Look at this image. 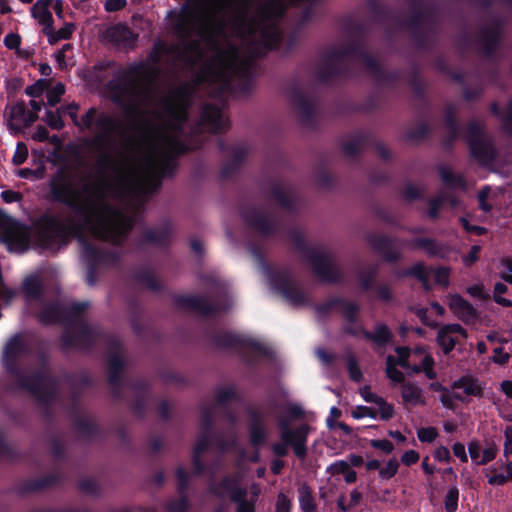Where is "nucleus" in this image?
Returning a JSON list of instances; mask_svg holds the SVG:
<instances>
[{
  "label": "nucleus",
  "mask_w": 512,
  "mask_h": 512,
  "mask_svg": "<svg viewBox=\"0 0 512 512\" xmlns=\"http://www.w3.org/2000/svg\"><path fill=\"white\" fill-rule=\"evenodd\" d=\"M79 125L93 132L98 142H104L114 129L113 120L109 116L98 114L94 109L85 114Z\"/></svg>",
  "instance_id": "nucleus-7"
},
{
  "label": "nucleus",
  "mask_w": 512,
  "mask_h": 512,
  "mask_svg": "<svg viewBox=\"0 0 512 512\" xmlns=\"http://www.w3.org/2000/svg\"><path fill=\"white\" fill-rule=\"evenodd\" d=\"M500 277L512 284V258L503 259L499 265Z\"/></svg>",
  "instance_id": "nucleus-30"
},
{
  "label": "nucleus",
  "mask_w": 512,
  "mask_h": 512,
  "mask_svg": "<svg viewBox=\"0 0 512 512\" xmlns=\"http://www.w3.org/2000/svg\"><path fill=\"white\" fill-rule=\"evenodd\" d=\"M208 447V440L206 437H201L197 440L194 452H193V464L195 466V472H200L202 467L200 465V455Z\"/></svg>",
  "instance_id": "nucleus-25"
},
{
  "label": "nucleus",
  "mask_w": 512,
  "mask_h": 512,
  "mask_svg": "<svg viewBox=\"0 0 512 512\" xmlns=\"http://www.w3.org/2000/svg\"><path fill=\"white\" fill-rule=\"evenodd\" d=\"M126 5V0H107L105 2V9L107 11H117Z\"/></svg>",
  "instance_id": "nucleus-47"
},
{
  "label": "nucleus",
  "mask_w": 512,
  "mask_h": 512,
  "mask_svg": "<svg viewBox=\"0 0 512 512\" xmlns=\"http://www.w3.org/2000/svg\"><path fill=\"white\" fill-rule=\"evenodd\" d=\"M299 505L303 512H317L312 491L306 485H302L298 489Z\"/></svg>",
  "instance_id": "nucleus-21"
},
{
  "label": "nucleus",
  "mask_w": 512,
  "mask_h": 512,
  "mask_svg": "<svg viewBox=\"0 0 512 512\" xmlns=\"http://www.w3.org/2000/svg\"><path fill=\"white\" fill-rule=\"evenodd\" d=\"M503 127L507 132L512 133V101L509 103L507 112L503 118Z\"/></svg>",
  "instance_id": "nucleus-49"
},
{
  "label": "nucleus",
  "mask_w": 512,
  "mask_h": 512,
  "mask_svg": "<svg viewBox=\"0 0 512 512\" xmlns=\"http://www.w3.org/2000/svg\"><path fill=\"white\" fill-rule=\"evenodd\" d=\"M480 248L479 246H473L469 252V254L464 258V262L466 265H470L477 259V255Z\"/></svg>",
  "instance_id": "nucleus-54"
},
{
  "label": "nucleus",
  "mask_w": 512,
  "mask_h": 512,
  "mask_svg": "<svg viewBox=\"0 0 512 512\" xmlns=\"http://www.w3.org/2000/svg\"><path fill=\"white\" fill-rule=\"evenodd\" d=\"M444 202L445 200L442 197L431 201V209L429 211L431 217H435L437 215V207L444 204Z\"/></svg>",
  "instance_id": "nucleus-57"
},
{
  "label": "nucleus",
  "mask_w": 512,
  "mask_h": 512,
  "mask_svg": "<svg viewBox=\"0 0 512 512\" xmlns=\"http://www.w3.org/2000/svg\"><path fill=\"white\" fill-rule=\"evenodd\" d=\"M438 433L434 427H423L418 429L417 436L421 442H432L437 437Z\"/></svg>",
  "instance_id": "nucleus-34"
},
{
  "label": "nucleus",
  "mask_w": 512,
  "mask_h": 512,
  "mask_svg": "<svg viewBox=\"0 0 512 512\" xmlns=\"http://www.w3.org/2000/svg\"><path fill=\"white\" fill-rule=\"evenodd\" d=\"M505 442H504V454H512V427H507L504 431Z\"/></svg>",
  "instance_id": "nucleus-45"
},
{
  "label": "nucleus",
  "mask_w": 512,
  "mask_h": 512,
  "mask_svg": "<svg viewBox=\"0 0 512 512\" xmlns=\"http://www.w3.org/2000/svg\"><path fill=\"white\" fill-rule=\"evenodd\" d=\"M74 31V25L72 23H66L62 28H60L57 31L53 30V26L51 25V28L49 31H46L45 34L48 38V41L51 44H54L62 39H68Z\"/></svg>",
  "instance_id": "nucleus-22"
},
{
  "label": "nucleus",
  "mask_w": 512,
  "mask_h": 512,
  "mask_svg": "<svg viewBox=\"0 0 512 512\" xmlns=\"http://www.w3.org/2000/svg\"><path fill=\"white\" fill-rule=\"evenodd\" d=\"M51 0H38L31 9L32 16L43 26V32L49 31L53 19L48 9Z\"/></svg>",
  "instance_id": "nucleus-13"
},
{
  "label": "nucleus",
  "mask_w": 512,
  "mask_h": 512,
  "mask_svg": "<svg viewBox=\"0 0 512 512\" xmlns=\"http://www.w3.org/2000/svg\"><path fill=\"white\" fill-rule=\"evenodd\" d=\"M401 396L403 402L412 407L425 405L426 399L422 389L413 383H405L402 386Z\"/></svg>",
  "instance_id": "nucleus-15"
},
{
  "label": "nucleus",
  "mask_w": 512,
  "mask_h": 512,
  "mask_svg": "<svg viewBox=\"0 0 512 512\" xmlns=\"http://www.w3.org/2000/svg\"><path fill=\"white\" fill-rule=\"evenodd\" d=\"M370 445L373 448L379 449L386 454H390L394 450V445L392 442L386 439H373L370 441Z\"/></svg>",
  "instance_id": "nucleus-35"
},
{
  "label": "nucleus",
  "mask_w": 512,
  "mask_h": 512,
  "mask_svg": "<svg viewBox=\"0 0 512 512\" xmlns=\"http://www.w3.org/2000/svg\"><path fill=\"white\" fill-rule=\"evenodd\" d=\"M235 0H200L196 5L187 7L177 24L181 37L193 34L201 38L219 33L226 22L227 15L234 10Z\"/></svg>",
  "instance_id": "nucleus-2"
},
{
  "label": "nucleus",
  "mask_w": 512,
  "mask_h": 512,
  "mask_svg": "<svg viewBox=\"0 0 512 512\" xmlns=\"http://www.w3.org/2000/svg\"><path fill=\"white\" fill-rule=\"evenodd\" d=\"M188 97L173 92L163 99L158 112L164 118L162 130L124 163L113 168V179L99 176L77 183L61 178L52 192L61 202L78 210L86 228L95 236L117 243L132 227V218L118 207L130 193L149 192L174 167L173 156L185 151L180 129L187 115Z\"/></svg>",
  "instance_id": "nucleus-1"
},
{
  "label": "nucleus",
  "mask_w": 512,
  "mask_h": 512,
  "mask_svg": "<svg viewBox=\"0 0 512 512\" xmlns=\"http://www.w3.org/2000/svg\"><path fill=\"white\" fill-rule=\"evenodd\" d=\"M48 138H49L48 131L44 127H38L32 134V139H34L36 141L42 142V141L48 140Z\"/></svg>",
  "instance_id": "nucleus-53"
},
{
  "label": "nucleus",
  "mask_w": 512,
  "mask_h": 512,
  "mask_svg": "<svg viewBox=\"0 0 512 512\" xmlns=\"http://www.w3.org/2000/svg\"><path fill=\"white\" fill-rule=\"evenodd\" d=\"M27 148L24 144H18L13 156V162L17 165L22 164L27 158Z\"/></svg>",
  "instance_id": "nucleus-40"
},
{
  "label": "nucleus",
  "mask_w": 512,
  "mask_h": 512,
  "mask_svg": "<svg viewBox=\"0 0 512 512\" xmlns=\"http://www.w3.org/2000/svg\"><path fill=\"white\" fill-rule=\"evenodd\" d=\"M418 460L419 454L415 450H408L401 457V462L406 466L412 465Z\"/></svg>",
  "instance_id": "nucleus-43"
},
{
  "label": "nucleus",
  "mask_w": 512,
  "mask_h": 512,
  "mask_svg": "<svg viewBox=\"0 0 512 512\" xmlns=\"http://www.w3.org/2000/svg\"><path fill=\"white\" fill-rule=\"evenodd\" d=\"M233 395V390L230 388H226L220 391L217 395L219 402H224L228 400Z\"/></svg>",
  "instance_id": "nucleus-59"
},
{
  "label": "nucleus",
  "mask_w": 512,
  "mask_h": 512,
  "mask_svg": "<svg viewBox=\"0 0 512 512\" xmlns=\"http://www.w3.org/2000/svg\"><path fill=\"white\" fill-rule=\"evenodd\" d=\"M492 198V191L490 188H484L478 195L479 204L482 210L489 211L491 209V204L487 203L488 200Z\"/></svg>",
  "instance_id": "nucleus-38"
},
{
  "label": "nucleus",
  "mask_w": 512,
  "mask_h": 512,
  "mask_svg": "<svg viewBox=\"0 0 512 512\" xmlns=\"http://www.w3.org/2000/svg\"><path fill=\"white\" fill-rule=\"evenodd\" d=\"M462 394L458 392H451L447 389L442 390L439 396V400L442 405L446 408L452 409L455 405L456 400H462Z\"/></svg>",
  "instance_id": "nucleus-27"
},
{
  "label": "nucleus",
  "mask_w": 512,
  "mask_h": 512,
  "mask_svg": "<svg viewBox=\"0 0 512 512\" xmlns=\"http://www.w3.org/2000/svg\"><path fill=\"white\" fill-rule=\"evenodd\" d=\"M188 508V502L186 499H180L175 503H171L169 509L171 512H184Z\"/></svg>",
  "instance_id": "nucleus-52"
},
{
  "label": "nucleus",
  "mask_w": 512,
  "mask_h": 512,
  "mask_svg": "<svg viewBox=\"0 0 512 512\" xmlns=\"http://www.w3.org/2000/svg\"><path fill=\"white\" fill-rule=\"evenodd\" d=\"M459 492L457 488H450L445 497V509L454 512L457 509Z\"/></svg>",
  "instance_id": "nucleus-29"
},
{
  "label": "nucleus",
  "mask_w": 512,
  "mask_h": 512,
  "mask_svg": "<svg viewBox=\"0 0 512 512\" xmlns=\"http://www.w3.org/2000/svg\"><path fill=\"white\" fill-rule=\"evenodd\" d=\"M203 122L208 125L213 132H217L226 126L227 119L221 110L209 106L205 108L203 112Z\"/></svg>",
  "instance_id": "nucleus-17"
},
{
  "label": "nucleus",
  "mask_w": 512,
  "mask_h": 512,
  "mask_svg": "<svg viewBox=\"0 0 512 512\" xmlns=\"http://www.w3.org/2000/svg\"><path fill=\"white\" fill-rule=\"evenodd\" d=\"M290 501L284 494H279L276 502L275 512H290Z\"/></svg>",
  "instance_id": "nucleus-42"
},
{
  "label": "nucleus",
  "mask_w": 512,
  "mask_h": 512,
  "mask_svg": "<svg viewBox=\"0 0 512 512\" xmlns=\"http://www.w3.org/2000/svg\"><path fill=\"white\" fill-rule=\"evenodd\" d=\"M468 452L471 460L477 465H484L496 457L494 446L490 445L482 450L478 441H471L468 444Z\"/></svg>",
  "instance_id": "nucleus-12"
},
{
  "label": "nucleus",
  "mask_w": 512,
  "mask_h": 512,
  "mask_svg": "<svg viewBox=\"0 0 512 512\" xmlns=\"http://www.w3.org/2000/svg\"><path fill=\"white\" fill-rule=\"evenodd\" d=\"M158 56L153 53L147 63H141L131 68L126 80L128 87L122 95H116L115 101L127 110H141L149 102L154 101L155 95L151 89V82L157 70L155 64Z\"/></svg>",
  "instance_id": "nucleus-3"
},
{
  "label": "nucleus",
  "mask_w": 512,
  "mask_h": 512,
  "mask_svg": "<svg viewBox=\"0 0 512 512\" xmlns=\"http://www.w3.org/2000/svg\"><path fill=\"white\" fill-rule=\"evenodd\" d=\"M465 330L459 324H448L443 326L437 335V343L444 353H449L457 343L466 338Z\"/></svg>",
  "instance_id": "nucleus-9"
},
{
  "label": "nucleus",
  "mask_w": 512,
  "mask_h": 512,
  "mask_svg": "<svg viewBox=\"0 0 512 512\" xmlns=\"http://www.w3.org/2000/svg\"><path fill=\"white\" fill-rule=\"evenodd\" d=\"M61 110L56 112L48 111L46 113V122L53 129H61L64 126V123L61 119Z\"/></svg>",
  "instance_id": "nucleus-32"
},
{
  "label": "nucleus",
  "mask_w": 512,
  "mask_h": 512,
  "mask_svg": "<svg viewBox=\"0 0 512 512\" xmlns=\"http://www.w3.org/2000/svg\"><path fill=\"white\" fill-rule=\"evenodd\" d=\"M453 454L458 457L462 462H467V454L465 446L461 443H455L452 447Z\"/></svg>",
  "instance_id": "nucleus-46"
},
{
  "label": "nucleus",
  "mask_w": 512,
  "mask_h": 512,
  "mask_svg": "<svg viewBox=\"0 0 512 512\" xmlns=\"http://www.w3.org/2000/svg\"><path fill=\"white\" fill-rule=\"evenodd\" d=\"M503 464L496 463L485 469L484 473L488 478V483L493 486H499L506 483L508 480H512V467L507 466V473L502 471Z\"/></svg>",
  "instance_id": "nucleus-16"
},
{
  "label": "nucleus",
  "mask_w": 512,
  "mask_h": 512,
  "mask_svg": "<svg viewBox=\"0 0 512 512\" xmlns=\"http://www.w3.org/2000/svg\"><path fill=\"white\" fill-rule=\"evenodd\" d=\"M360 395L366 402L376 403L381 397H378L374 393L371 392L370 387L365 386L360 389Z\"/></svg>",
  "instance_id": "nucleus-48"
},
{
  "label": "nucleus",
  "mask_w": 512,
  "mask_h": 512,
  "mask_svg": "<svg viewBox=\"0 0 512 512\" xmlns=\"http://www.w3.org/2000/svg\"><path fill=\"white\" fill-rule=\"evenodd\" d=\"M60 110L63 114L67 113L76 122L77 107L75 105H69L66 108L62 107Z\"/></svg>",
  "instance_id": "nucleus-61"
},
{
  "label": "nucleus",
  "mask_w": 512,
  "mask_h": 512,
  "mask_svg": "<svg viewBox=\"0 0 512 512\" xmlns=\"http://www.w3.org/2000/svg\"><path fill=\"white\" fill-rule=\"evenodd\" d=\"M18 342H19V337H18V336H16V337L12 338V339L7 343V345H6V347H5V350H4L5 355H7V356H8V355H10V354L13 352L14 347L16 346V344H17Z\"/></svg>",
  "instance_id": "nucleus-60"
},
{
  "label": "nucleus",
  "mask_w": 512,
  "mask_h": 512,
  "mask_svg": "<svg viewBox=\"0 0 512 512\" xmlns=\"http://www.w3.org/2000/svg\"><path fill=\"white\" fill-rule=\"evenodd\" d=\"M250 436L251 441L254 444H259L260 442H262V440L264 439V431L262 427L259 424H253L251 426Z\"/></svg>",
  "instance_id": "nucleus-41"
},
{
  "label": "nucleus",
  "mask_w": 512,
  "mask_h": 512,
  "mask_svg": "<svg viewBox=\"0 0 512 512\" xmlns=\"http://www.w3.org/2000/svg\"><path fill=\"white\" fill-rule=\"evenodd\" d=\"M500 386H501V390L503 393H505L508 397H512V382L511 381H503Z\"/></svg>",
  "instance_id": "nucleus-64"
},
{
  "label": "nucleus",
  "mask_w": 512,
  "mask_h": 512,
  "mask_svg": "<svg viewBox=\"0 0 512 512\" xmlns=\"http://www.w3.org/2000/svg\"><path fill=\"white\" fill-rule=\"evenodd\" d=\"M467 292L474 296V297H478V298H482L485 296V293L483 291V288L482 286L480 285H474V286H471L467 289Z\"/></svg>",
  "instance_id": "nucleus-56"
},
{
  "label": "nucleus",
  "mask_w": 512,
  "mask_h": 512,
  "mask_svg": "<svg viewBox=\"0 0 512 512\" xmlns=\"http://www.w3.org/2000/svg\"><path fill=\"white\" fill-rule=\"evenodd\" d=\"M440 176L444 184L451 187H463V179L460 176H456L450 169L442 168L440 170Z\"/></svg>",
  "instance_id": "nucleus-26"
},
{
  "label": "nucleus",
  "mask_w": 512,
  "mask_h": 512,
  "mask_svg": "<svg viewBox=\"0 0 512 512\" xmlns=\"http://www.w3.org/2000/svg\"><path fill=\"white\" fill-rule=\"evenodd\" d=\"M410 273L421 280L425 286L430 278H434L435 282L442 286H447L449 283V269L447 268L427 269L422 264H416Z\"/></svg>",
  "instance_id": "nucleus-11"
},
{
  "label": "nucleus",
  "mask_w": 512,
  "mask_h": 512,
  "mask_svg": "<svg viewBox=\"0 0 512 512\" xmlns=\"http://www.w3.org/2000/svg\"><path fill=\"white\" fill-rule=\"evenodd\" d=\"M10 121L12 125L19 127L29 124L33 119L27 113L25 104L20 102L10 108Z\"/></svg>",
  "instance_id": "nucleus-19"
},
{
  "label": "nucleus",
  "mask_w": 512,
  "mask_h": 512,
  "mask_svg": "<svg viewBox=\"0 0 512 512\" xmlns=\"http://www.w3.org/2000/svg\"><path fill=\"white\" fill-rule=\"evenodd\" d=\"M4 44L9 49L18 48L20 45V36L15 33H10L4 38Z\"/></svg>",
  "instance_id": "nucleus-44"
},
{
  "label": "nucleus",
  "mask_w": 512,
  "mask_h": 512,
  "mask_svg": "<svg viewBox=\"0 0 512 512\" xmlns=\"http://www.w3.org/2000/svg\"><path fill=\"white\" fill-rule=\"evenodd\" d=\"M398 468V461L396 459H389L386 463L381 465L379 477L383 480H389L396 475Z\"/></svg>",
  "instance_id": "nucleus-24"
},
{
  "label": "nucleus",
  "mask_w": 512,
  "mask_h": 512,
  "mask_svg": "<svg viewBox=\"0 0 512 512\" xmlns=\"http://www.w3.org/2000/svg\"><path fill=\"white\" fill-rule=\"evenodd\" d=\"M277 289L285 299L294 305L301 304L304 301L303 293L290 281H284L282 286Z\"/></svg>",
  "instance_id": "nucleus-20"
},
{
  "label": "nucleus",
  "mask_w": 512,
  "mask_h": 512,
  "mask_svg": "<svg viewBox=\"0 0 512 512\" xmlns=\"http://www.w3.org/2000/svg\"><path fill=\"white\" fill-rule=\"evenodd\" d=\"M312 264L316 273L325 280H329L326 270L331 269V262L325 255H315L312 257Z\"/></svg>",
  "instance_id": "nucleus-23"
},
{
  "label": "nucleus",
  "mask_w": 512,
  "mask_h": 512,
  "mask_svg": "<svg viewBox=\"0 0 512 512\" xmlns=\"http://www.w3.org/2000/svg\"><path fill=\"white\" fill-rule=\"evenodd\" d=\"M351 415L355 419H362L365 417H370L375 419L377 416V412L372 408L366 406H357L351 411Z\"/></svg>",
  "instance_id": "nucleus-33"
},
{
  "label": "nucleus",
  "mask_w": 512,
  "mask_h": 512,
  "mask_svg": "<svg viewBox=\"0 0 512 512\" xmlns=\"http://www.w3.org/2000/svg\"><path fill=\"white\" fill-rule=\"evenodd\" d=\"M374 341L379 344H383L388 341L390 337V332L388 328L384 325H379L375 328L373 335L371 336Z\"/></svg>",
  "instance_id": "nucleus-36"
},
{
  "label": "nucleus",
  "mask_w": 512,
  "mask_h": 512,
  "mask_svg": "<svg viewBox=\"0 0 512 512\" xmlns=\"http://www.w3.org/2000/svg\"><path fill=\"white\" fill-rule=\"evenodd\" d=\"M396 353L397 359L389 356L386 362V373L392 382L404 381V374L397 369V366L411 368L414 373L423 371L428 379L436 378V372L433 369L434 360L423 347L416 348L413 352L406 347H400L396 349Z\"/></svg>",
  "instance_id": "nucleus-4"
},
{
  "label": "nucleus",
  "mask_w": 512,
  "mask_h": 512,
  "mask_svg": "<svg viewBox=\"0 0 512 512\" xmlns=\"http://www.w3.org/2000/svg\"><path fill=\"white\" fill-rule=\"evenodd\" d=\"M245 69L246 63L240 58L239 51L229 47L217 53L205 72L204 80L216 84L218 89L223 91L229 86L230 79L233 76H240Z\"/></svg>",
  "instance_id": "nucleus-5"
},
{
  "label": "nucleus",
  "mask_w": 512,
  "mask_h": 512,
  "mask_svg": "<svg viewBox=\"0 0 512 512\" xmlns=\"http://www.w3.org/2000/svg\"><path fill=\"white\" fill-rule=\"evenodd\" d=\"M317 356L321 360V362L325 365L329 364L331 361V355L325 352L324 350H317Z\"/></svg>",
  "instance_id": "nucleus-62"
},
{
  "label": "nucleus",
  "mask_w": 512,
  "mask_h": 512,
  "mask_svg": "<svg viewBox=\"0 0 512 512\" xmlns=\"http://www.w3.org/2000/svg\"><path fill=\"white\" fill-rule=\"evenodd\" d=\"M280 425L282 443L274 445L273 449L275 454L284 456L287 453V446L291 445L294 449V453L299 458H303L306 455L307 426L302 425L294 431H291L285 422H281Z\"/></svg>",
  "instance_id": "nucleus-6"
},
{
  "label": "nucleus",
  "mask_w": 512,
  "mask_h": 512,
  "mask_svg": "<svg viewBox=\"0 0 512 512\" xmlns=\"http://www.w3.org/2000/svg\"><path fill=\"white\" fill-rule=\"evenodd\" d=\"M216 493L221 497H229L239 502L238 512H254L253 502L241 500L243 492L237 479H225Z\"/></svg>",
  "instance_id": "nucleus-10"
},
{
  "label": "nucleus",
  "mask_w": 512,
  "mask_h": 512,
  "mask_svg": "<svg viewBox=\"0 0 512 512\" xmlns=\"http://www.w3.org/2000/svg\"><path fill=\"white\" fill-rule=\"evenodd\" d=\"M447 304L458 318L469 319L474 315L473 307L458 294L447 296Z\"/></svg>",
  "instance_id": "nucleus-14"
},
{
  "label": "nucleus",
  "mask_w": 512,
  "mask_h": 512,
  "mask_svg": "<svg viewBox=\"0 0 512 512\" xmlns=\"http://www.w3.org/2000/svg\"><path fill=\"white\" fill-rule=\"evenodd\" d=\"M65 88L62 83H57L47 93V101L50 106L56 105L60 101V97L64 94Z\"/></svg>",
  "instance_id": "nucleus-31"
},
{
  "label": "nucleus",
  "mask_w": 512,
  "mask_h": 512,
  "mask_svg": "<svg viewBox=\"0 0 512 512\" xmlns=\"http://www.w3.org/2000/svg\"><path fill=\"white\" fill-rule=\"evenodd\" d=\"M378 407V412L380 418L383 420H388L394 415V407L392 404L387 403L383 398H380L375 403Z\"/></svg>",
  "instance_id": "nucleus-28"
},
{
  "label": "nucleus",
  "mask_w": 512,
  "mask_h": 512,
  "mask_svg": "<svg viewBox=\"0 0 512 512\" xmlns=\"http://www.w3.org/2000/svg\"><path fill=\"white\" fill-rule=\"evenodd\" d=\"M348 370H349L350 377L354 381H359L360 380V378H361V371L358 368V366L355 363V361L352 360V359L348 363Z\"/></svg>",
  "instance_id": "nucleus-51"
},
{
  "label": "nucleus",
  "mask_w": 512,
  "mask_h": 512,
  "mask_svg": "<svg viewBox=\"0 0 512 512\" xmlns=\"http://www.w3.org/2000/svg\"><path fill=\"white\" fill-rule=\"evenodd\" d=\"M462 223H463L464 228L468 232H473V233L480 235V234L484 233V231H485L484 228H482V227L470 225L466 219H462Z\"/></svg>",
  "instance_id": "nucleus-58"
},
{
  "label": "nucleus",
  "mask_w": 512,
  "mask_h": 512,
  "mask_svg": "<svg viewBox=\"0 0 512 512\" xmlns=\"http://www.w3.org/2000/svg\"><path fill=\"white\" fill-rule=\"evenodd\" d=\"M475 127L470 128V135L468 142L472 155L479 160L482 164H487L493 158V149L486 135L480 130L474 131Z\"/></svg>",
  "instance_id": "nucleus-8"
},
{
  "label": "nucleus",
  "mask_w": 512,
  "mask_h": 512,
  "mask_svg": "<svg viewBox=\"0 0 512 512\" xmlns=\"http://www.w3.org/2000/svg\"><path fill=\"white\" fill-rule=\"evenodd\" d=\"M349 469L347 460H339L332 463L328 470L333 474H344Z\"/></svg>",
  "instance_id": "nucleus-39"
},
{
  "label": "nucleus",
  "mask_w": 512,
  "mask_h": 512,
  "mask_svg": "<svg viewBox=\"0 0 512 512\" xmlns=\"http://www.w3.org/2000/svg\"><path fill=\"white\" fill-rule=\"evenodd\" d=\"M23 287L28 295L34 296L38 293L40 285L37 278L30 277L25 280Z\"/></svg>",
  "instance_id": "nucleus-37"
},
{
  "label": "nucleus",
  "mask_w": 512,
  "mask_h": 512,
  "mask_svg": "<svg viewBox=\"0 0 512 512\" xmlns=\"http://www.w3.org/2000/svg\"><path fill=\"white\" fill-rule=\"evenodd\" d=\"M1 196L7 203H12L19 200V194L14 191H4L1 193Z\"/></svg>",
  "instance_id": "nucleus-55"
},
{
  "label": "nucleus",
  "mask_w": 512,
  "mask_h": 512,
  "mask_svg": "<svg viewBox=\"0 0 512 512\" xmlns=\"http://www.w3.org/2000/svg\"><path fill=\"white\" fill-rule=\"evenodd\" d=\"M453 388L461 390L465 396H481L482 385L474 378L463 377L453 384Z\"/></svg>",
  "instance_id": "nucleus-18"
},
{
  "label": "nucleus",
  "mask_w": 512,
  "mask_h": 512,
  "mask_svg": "<svg viewBox=\"0 0 512 512\" xmlns=\"http://www.w3.org/2000/svg\"><path fill=\"white\" fill-rule=\"evenodd\" d=\"M431 313H435L438 316H442L445 312L443 306H441L439 303H432L429 308Z\"/></svg>",
  "instance_id": "nucleus-63"
},
{
  "label": "nucleus",
  "mask_w": 512,
  "mask_h": 512,
  "mask_svg": "<svg viewBox=\"0 0 512 512\" xmlns=\"http://www.w3.org/2000/svg\"><path fill=\"white\" fill-rule=\"evenodd\" d=\"M434 457L440 462H446L450 459V452L446 447H439L434 452Z\"/></svg>",
  "instance_id": "nucleus-50"
}]
</instances>
